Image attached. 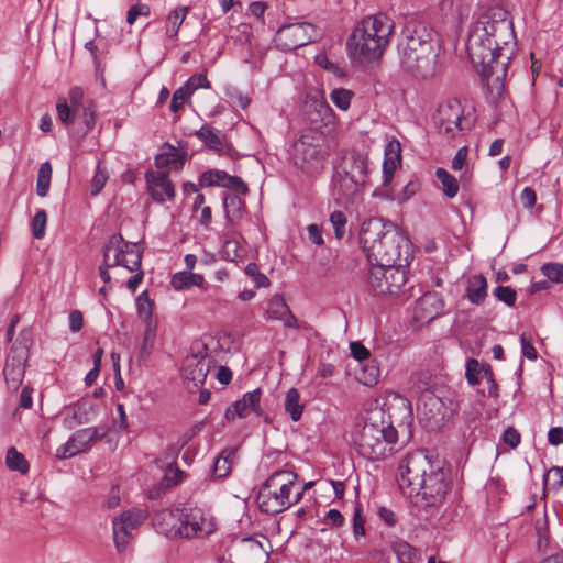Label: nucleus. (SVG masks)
I'll return each instance as SVG.
<instances>
[{
    "label": "nucleus",
    "instance_id": "f257e3e1",
    "mask_svg": "<svg viewBox=\"0 0 563 563\" xmlns=\"http://www.w3.org/2000/svg\"><path fill=\"white\" fill-rule=\"evenodd\" d=\"M515 40L512 21L504 9L483 15L467 38V55L495 106L504 93V80L514 54Z\"/></svg>",
    "mask_w": 563,
    "mask_h": 563
},
{
    "label": "nucleus",
    "instance_id": "f03ea898",
    "mask_svg": "<svg viewBox=\"0 0 563 563\" xmlns=\"http://www.w3.org/2000/svg\"><path fill=\"white\" fill-rule=\"evenodd\" d=\"M360 242L369 264L408 266L412 260V243L391 222L371 218L363 222Z\"/></svg>",
    "mask_w": 563,
    "mask_h": 563
},
{
    "label": "nucleus",
    "instance_id": "7ed1b4c3",
    "mask_svg": "<svg viewBox=\"0 0 563 563\" xmlns=\"http://www.w3.org/2000/svg\"><path fill=\"white\" fill-rule=\"evenodd\" d=\"M400 68L420 79L433 77L438 69L439 48L433 31L422 22H408L402 29L397 44Z\"/></svg>",
    "mask_w": 563,
    "mask_h": 563
},
{
    "label": "nucleus",
    "instance_id": "20e7f679",
    "mask_svg": "<svg viewBox=\"0 0 563 563\" xmlns=\"http://www.w3.org/2000/svg\"><path fill=\"white\" fill-rule=\"evenodd\" d=\"M395 24L386 14L378 13L364 18L347 40V49L353 57L374 62L383 56Z\"/></svg>",
    "mask_w": 563,
    "mask_h": 563
},
{
    "label": "nucleus",
    "instance_id": "39448f33",
    "mask_svg": "<svg viewBox=\"0 0 563 563\" xmlns=\"http://www.w3.org/2000/svg\"><path fill=\"white\" fill-rule=\"evenodd\" d=\"M398 438V430L393 422L385 420L384 412L376 409L367 413L355 442L362 456L379 461L395 451Z\"/></svg>",
    "mask_w": 563,
    "mask_h": 563
},
{
    "label": "nucleus",
    "instance_id": "423d86ee",
    "mask_svg": "<svg viewBox=\"0 0 563 563\" xmlns=\"http://www.w3.org/2000/svg\"><path fill=\"white\" fill-rule=\"evenodd\" d=\"M297 474L291 471L274 472L260 487L256 496L258 508L271 516L278 515L291 507L290 493L296 484Z\"/></svg>",
    "mask_w": 563,
    "mask_h": 563
},
{
    "label": "nucleus",
    "instance_id": "0eeeda50",
    "mask_svg": "<svg viewBox=\"0 0 563 563\" xmlns=\"http://www.w3.org/2000/svg\"><path fill=\"white\" fill-rule=\"evenodd\" d=\"M328 137L317 132H303L292 144L295 165L306 174H319L329 155Z\"/></svg>",
    "mask_w": 563,
    "mask_h": 563
},
{
    "label": "nucleus",
    "instance_id": "6e6552de",
    "mask_svg": "<svg viewBox=\"0 0 563 563\" xmlns=\"http://www.w3.org/2000/svg\"><path fill=\"white\" fill-rule=\"evenodd\" d=\"M433 463L422 451L408 453L398 465L397 482L401 493L412 497L421 490V484Z\"/></svg>",
    "mask_w": 563,
    "mask_h": 563
},
{
    "label": "nucleus",
    "instance_id": "1a4fd4ad",
    "mask_svg": "<svg viewBox=\"0 0 563 563\" xmlns=\"http://www.w3.org/2000/svg\"><path fill=\"white\" fill-rule=\"evenodd\" d=\"M103 262L111 266H123L134 272L142 265V252L136 243L128 242L121 234H112L102 249Z\"/></svg>",
    "mask_w": 563,
    "mask_h": 563
},
{
    "label": "nucleus",
    "instance_id": "9d476101",
    "mask_svg": "<svg viewBox=\"0 0 563 563\" xmlns=\"http://www.w3.org/2000/svg\"><path fill=\"white\" fill-rule=\"evenodd\" d=\"M451 482L449 472L440 465L433 464L421 484V490L415 496H421L424 507H440L448 495Z\"/></svg>",
    "mask_w": 563,
    "mask_h": 563
},
{
    "label": "nucleus",
    "instance_id": "9b49d317",
    "mask_svg": "<svg viewBox=\"0 0 563 563\" xmlns=\"http://www.w3.org/2000/svg\"><path fill=\"white\" fill-rule=\"evenodd\" d=\"M317 26L309 22H287L282 24L274 37L276 47L282 51H295L314 41Z\"/></svg>",
    "mask_w": 563,
    "mask_h": 563
},
{
    "label": "nucleus",
    "instance_id": "f8f14e48",
    "mask_svg": "<svg viewBox=\"0 0 563 563\" xmlns=\"http://www.w3.org/2000/svg\"><path fill=\"white\" fill-rule=\"evenodd\" d=\"M305 113L309 123L306 132H317L331 137L335 134L336 115L324 99L317 96L308 98Z\"/></svg>",
    "mask_w": 563,
    "mask_h": 563
},
{
    "label": "nucleus",
    "instance_id": "ddd939ff",
    "mask_svg": "<svg viewBox=\"0 0 563 563\" xmlns=\"http://www.w3.org/2000/svg\"><path fill=\"white\" fill-rule=\"evenodd\" d=\"M463 113L464 110L459 100L452 99L441 103L435 117L439 134L453 139L459 132L468 130L470 126L464 124Z\"/></svg>",
    "mask_w": 563,
    "mask_h": 563
},
{
    "label": "nucleus",
    "instance_id": "4468645a",
    "mask_svg": "<svg viewBox=\"0 0 563 563\" xmlns=\"http://www.w3.org/2000/svg\"><path fill=\"white\" fill-rule=\"evenodd\" d=\"M344 176L340 173L334 177L338 178L340 187H346L345 196L356 192L361 187L365 186L368 178V162L362 154H353L346 163Z\"/></svg>",
    "mask_w": 563,
    "mask_h": 563
},
{
    "label": "nucleus",
    "instance_id": "2eb2a0df",
    "mask_svg": "<svg viewBox=\"0 0 563 563\" xmlns=\"http://www.w3.org/2000/svg\"><path fill=\"white\" fill-rule=\"evenodd\" d=\"M181 534L180 538H197L209 536L214 527L211 520L206 518L203 511L199 508H184L181 510Z\"/></svg>",
    "mask_w": 563,
    "mask_h": 563
},
{
    "label": "nucleus",
    "instance_id": "dca6fc26",
    "mask_svg": "<svg viewBox=\"0 0 563 563\" xmlns=\"http://www.w3.org/2000/svg\"><path fill=\"white\" fill-rule=\"evenodd\" d=\"M146 518L143 510L124 511L112 521L113 539L119 552L125 550L131 531L136 529Z\"/></svg>",
    "mask_w": 563,
    "mask_h": 563
},
{
    "label": "nucleus",
    "instance_id": "f3484780",
    "mask_svg": "<svg viewBox=\"0 0 563 563\" xmlns=\"http://www.w3.org/2000/svg\"><path fill=\"white\" fill-rule=\"evenodd\" d=\"M261 396V388L245 393L240 400H236L225 409V419L232 421L235 418H246L251 412H254L257 417L264 418L265 422H269L268 416L264 413L260 406Z\"/></svg>",
    "mask_w": 563,
    "mask_h": 563
},
{
    "label": "nucleus",
    "instance_id": "a211bd4d",
    "mask_svg": "<svg viewBox=\"0 0 563 563\" xmlns=\"http://www.w3.org/2000/svg\"><path fill=\"white\" fill-rule=\"evenodd\" d=\"M183 509H162L153 517V526L156 531L166 536L167 538H180L181 534V518Z\"/></svg>",
    "mask_w": 563,
    "mask_h": 563
},
{
    "label": "nucleus",
    "instance_id": "6ab92c4d",
    "mask_svg": "<svg viewBox=\"0 0 563 563\" xmlns=\"http://www.w3.org/2000/svg\"><path fill=\"white\" fill-rule=\"evenodd\" d=\"M443 308V301L435 291H427L417 301L413 308V319L419 323H428L437 318Z\"/></svg>",
    "mask_w": 563,
    "mask_h": 563
},
{
    "label": "nucleus",
    "instance_id": "aec40b11",
    "mask_svg": "<svg viewBox=\"0 0 563 563\" xmlns=\"http://www.w3.org/2000/svg\"><path fill=\"white\" fill-rule=\"evenodd\" d=\"M211 358L207 355H189L185 358L183 365V377L191 382L194 387L203 385L210 371Z\"/></svg>",
    "mask_w": 563,
    "mask_h": 563
},
{
    "label": "nucleus",
    "instance_id": "412c9836",
    "mask_svg": "<svg viewBox=\"0 0 563 563\" xmlns=\"http://www.w3.org/2000/svg\"><path fill=\"white\" fill-rule=\"evenodd\" d=\"M147 189L151 197L157 202L172 200L175 197L174 185L164 172L148 170L145 174Z\"/></svg>",
    "mask_w": 563,
    "mask_h": 563
},
{
    "label": "nucleus",
    "instance_id": "4be33fe9",
    "mask_svg": "<svg viewBox=\"0 0 563 563\" xmlns=\"http://www.w3.org/2000/svg\"><path fill=\"white\" fill-rule=\"evenodd\" d=\"M407 266L391 264L387 266V280L384 285H377L378 295L398 296L407 283Z\"/></svg>",
    "mask_w": 563,
    "mask_h": 563
},
{
    "label": "nucleus",
    "instance_id": "5701e85b",
    "mask_svg": "<svg viewBox=\"0 0 563 563\" xmlns=\"http://www.w3.org/2000/svg\"><path fill=\"white\" fill-rule=\"evenodd\" d=\"M401 163V145L396 139L387 143L384 151L383 162V187L390 185L394 174Z\"/></svg>",
    "mask_w": 563,
    "mask_h": 563
},
{
    "label": "nucleus",
    "instance_id": "b1692460",
    "mask_svg": "<svg viewBox=\"0 0 563 563\" xmlns=\"http://www.w3.org/2000/svg\"><path fill=\"white\" fill-rule=\"evenodd\" d=\"M266 314L269 319L282 321L287 328H299L297 318L292 314L284 297L280 295L274 296L268 301Z\"/></svg>",
    "mask_w": 563,
    "mask_h": 563
},
{
    "label": "nucleus",
    "instance_id": "393cba45",
    "mask_svg": "<svg viewBox=\"0 0 563 563\" xmlns=\"http://www.w3.org/2000/svg\"><path fill=\"white\" fill-rule=\"evenodd\" d=\"M26 361L25 358H19L11 354L8 355L3 367V376L9 390L15 391L22 384Z\"/></svg>",
    "mask_w": 563,
    "mask_h": 563
},
{
    "label": "nucleus",
    "instance_id": "a878e982",
    "mask_svg": "<svg viewBox=\"0 0 563 563\" xmlns=\"http://www.w3.org/2000/svg\"><path fill=\"white\" fill-rule=\"evenodd\" d=\"M194 135L199 139L209 150L217 153L222 152L225 143V134L212 126L211 124L205 123L201 128L195 131Z\"/></svg>",
    "mask_w": 563,
    "mask_h": 563
},
{
    "label": "nucleus",
    "instance_id": "bb28decb",
    "mask_svg": "<svg viewBox=\"0 0 563 563\" xmlns=\"http://www.w3.org/2000/svg\"><path fill=\"white\" fill-rule=\"evenodd\" d=\"M223 208L227 222L234 225L240 222L246 212L245 201L236 195L225 194L223 197Z\"/></svg>",
    "mask_w": 563,
    "mask_h": 563
},
{
    "label": "nucleus",
    "instance_id": "cd10ccee",
    "mask_svg": "<svg viewBox=\"0 0 563 563\" xmlns=\"http://www.w3.org/2000/svg\"><path fill=\"white\" fill-rule=\"evenodd\" d=\"M165 151L155 156V166L159 169L165 167H173L175 169H181L185 165L186 153H180L176 147L166 143Z\"/></svg>",
    "mask_w": 563,
    "mask_h": 563
},
{
    "label": "nucleus",
    "instance_id": "c85d7f7f",
    "mask_svg": "<svg viewBox=\"0 0 563 563\" xmlns=\"http://www.w3.org/2000/svg\"><path fill=\"white\" fill-rule=\"evenodd\" d=\"M467 299L474 305H482L487 297V280L483 275H473L467 278Z\"/></svg>",
    "mask_w": 563,
    "mask_h": 563
},
{
    "label": "nucleus",
    "instance_id": "c756f323",
    "mask_svg": "<svg viewBox=\"0 0 563 563\" xmlns=\"http://www.w3.org/2000/svg\"><path fill=\"white\" fill-rule=\"evenodd\" d=\"M107 432L108 429L106 427H89L80 429L73 434V441H75L84 451L90 445V443L104 438Z\"/></svg>",
    "mask_w": 563,
    "mask_h": 563
},
{
    "label": "nucleus",
    "instance_id": "7c9ffc66",
    "mask_svg": "<svg viewBox=\"0 0 563 563\" xmlns=\"http://www.w3.org/2000/svg\"><path fill=\"white\" fill-rule=\"evenodd\" d=\"M203 284V276L192 272H177L173 275L170 280V285L175 290L188 289L192 286L202 287Z\"/></svg>",
    "mask_w": 563,
    "mask_h": 563
},
{
    "label": "nucleus",
    "instance_id": "2f4dec72",
    "mask_svg": "<svg viewBox=\"0 0 563 563\" xmlns=\"http://www.w3.org/2000/svg\"><path fill=\"white\" fill-rule=\"evenodd\" d=\"M235 454L236 450L233 448H227L220 453L213 463V475L216 477L222 478L230 473Z\"/></svg>",
    "mask_w": 563,
    "mask_h": 563
},
{
    "label": "nucleus",
    "instance_id": "473e14b6",
    "mask_svg": "<svg viewBox=\"0 0 563 563\" xmlns=\"http://www.w3.org/2000/svg\"><path fill=\"white\" fill-rule=\"evenodd\" d=\"M33 344V334L30 329H23L11 347L10 354L19 358H29V351Z\"/></svg>",
    "mask_w": 563,
    "mask_h": 563
},
{
    "label": "nucleus",
    "instance_id": "72a5a7b5",
    "mask_svg": "<svg viewBox=\"0 0 563 563\" xmlns=\"http://www.w3.org/2000/svg\"><path fill=\"white\" fill-rule=\"evenodd\" d=\"M284 406L286 412L289 413L292 421L300 420L305 406L300 402V394L298 389L290 388L286 393Z\"/></svg>",
    "mask_w": 563,
    "mask_h": 563
},
{
    "label": "nucleus",
    "instance_id": "f704fd0d",
    "mask_svg": "<svg viewBox=\"0 0 563 563\" xmlns=\"http://www.w3.org/2000/svg\"><path fill=\"white\" fill-rule=\"evenodd\" d=\"M435 176L442 185V191L448 198H453L459 192V181L446 169L439 167L435 170Z\"/></svg>",
    "mask_w": 563,
    "mask_h": 563
},
{
    "label": "nucleus",
    "instance_id": "c9c22d12",
    "mask_svg": "<svg viewBox=\"0 0 563 563\" xmlns=\"http://www.w3.org/2000/svg\"><path fill=\"white\" fill-rule=\"evenodd\" d=\"M391 548L400 563H413L418 559L417 550L407 541L397 540Z\"/></svg>",
    "mask_w": 563,
    "mask_h": 563
},
{
    "label": "nucleus",
    "instance_id": "e433bc0d",
    "mask_svg": "<svg viewBox=\"0 0 563 563\" xmlns=\"http://www.w3.org/2000/svg\"><path fill=\"white\" fill-rule=\"evenodd\" d=\"M5 464L9 470L26 474L29 472V462L22 453H20L14 446H11L5 456Z\"/></svg>",
    "mask_w": 563,
    "mask_h": 563
},
{
    "label": "nucleus",
    "instance_id": "4c0bfd02",
    "mask_svg": "<svg viewBox=\"0 0 563 563\" xmlns=\"http://www.w3.org/2000/svg\"><path fill=\"white\" fill-rule=\"evenodd\" d=\"M52 173L53 170L49 162L41 164L36 180V194L40 197H45L47 195L49 190Z\"/></svg>",
    "mask_w": 563,
    "mask_h": 563
},
{
    "label": "nucleus",
    "instance_id": "58836bf2",
    "mask_svg": "<svg viewBox=\"0 0 563 563\" xmlns=\"http://www.w3.org/2000/svg\"><path fill=\"white\" fill-rule=\"evenodd\" d=\"M387 266L382 264H371V268L367 275V284L371 290L378 295L377 285H384V280H387Z\"/></svg>",
    "mask_w": 563,
    "mask_h": 563
},
{
    "label": "nucleus",
    "instance_id": "ea45409f",
    "mask_svg": "<svg viewBox=\"0 0 563 563\" xmlns=\"http://www.w3.org/2000/svg\"><path fill=\"white\" fill-rule=\"evenodd\" d=\"M227 176H228V173L224 170L209 169L207 172H203L200 175L199 186L200 187H212V186L223 187Z\"/></svg>",
    "mask_w": 563,
    "mask_h": 563
},
{
    "label": "nucleus",
    "instance_id": "a19ab883",
    "mask_svg": "<svg viewBox=\"0 0 563 563\" xmlns=\"http://www.w3.org/2000/svg\"><path fill=\"white\" fill-rule=\"evenodd\" d=\"M180 11L183 14H180L178 10H174L168 14L166 19V35L170 38L177 36L179 27L185 20L188 8L184 7L180 9Z\"/></svg>",
    "mask_w": 563,
    "mask_h": 563
},
{
    "label": "nucleus",
    "instance_id": "79ce46f5",
    "mask_svg": "<svg viewBox=\"0 0 563 563\" xmlns=\"http://www.w3.org/2000/svg\"><path fill=\"white\" fill-rule=\"evenodd\" d=\"M544 489L558 492L563 486V467L553 466L543 476Z\"/></svg>",
    "mask_w": 563,
    "mask_h": 563
},
{
    "label": "nucleus",
    "instance_id": "37998d69",
    "mask_svg": "<svg viewBox=\"0 0 563 563\" xmlns=\"http://www.w3.org/2000/svg\"><path fill=\"white\" fill-rule=\"evenodd\" d=\"M394 401H396L398 404V406L401 407L406 412V415L404 417V420L406 423L404 426H401L404 429L402 431L406 432V437L402 441V443L405 444V443L409 442L411 439V429H410V424L412 421L411 404L407 398L399 396L397 394L394 396Z\"/></svg>",
    "mask_w": 563,
    "mask_h": 563
},
{
    "label": "nucleus",
    "instance_id": "c03bdc74",
    "mask_svg": "<svg viewBox=\"0 0 563 563\" xmlns=\"http://www.w3.org/2000/svg\"><path fill=\"white\" fill-rule=\"evenodd\" d=\"M68 106L76 113L79 114L80 110L85 108V106H89L92 100L85 99V93L82 88L73 87L68 92Z\"/></svg>",
    "mask_w": 563,
    "mask_h": 563
},
{
    "label": "nucleus",
    "instance_id": "a18cd8bd",
    "mask_svg": "<svg viewBox=\"0 0 563 563\" xmlns=\"http://www.w3.org/2000/svg\"><path fill=\"white\" fill-rule=\"evenodd\" d=\"M353 96L354 93L349 89L335 88L331 91L330 99L340 110L346 111Z\"/></svg>",
    "mask_w": 563,
    "mask_h": 563
},
{
    "label": "nucleus",
    "instance_id": "49530a36",
    "mask_svg": "<svg viewBox=\"0 0 563 563\" xmlns=\"http://www.w3.org/2000/svg\"><path fill=\"white\" fill-rule=\"evenodd\" d=\"M380 371L374 362L365 364L358 375V380L366 386H374L379 380Z\"/></svg>",
    "mask_w": 563,
    "mask_h": 563
},
{
    "label": "nucleus",
    "instance_id": "de8ad7c7",
    "mask_svg": "<svg viewBox=\"0 0 563 563\" xmlns=\"http://www.w3.org/2000/svg\"><path fill=\"white\" fill-rule=\"evenodd\" d=\"M56 111L59 121L64 125H70L75 122L77 114L68 106V101L64 97H59L56 102Z\"/></svg>",
    "mask_w": 563,
    "mask_h": 563
},
{
    "label": "nucleus",
    "instance_id": "09e8293b",
    "mask_svg": "<svg viewBox=\"0 0 563 563\" xmlns=\"http://www.w3.org/2000/svg\"><path fill=\"white\" fill-rule=\"evenodd\" d=\"M541 272L552 283H563V264L545 263L541 266Z\"/></svg>",
    "mask_w": 563,
    "mask_h": 563
},
{
    "label": "nucleus",
    "instance_id": "8fccbe9b",
    "mask_svg": "<svg viewBox=\"0 0 563 563\" xmlns=\"http://www.w3.org/2000/svg\"><path fill=\"white\" fill-rule=\"evenodd\" d=\"M77 117L81 120L85 126L84 134H88L96 125L95 103L91 102L89 106H85Z\"/></svg>",
    "mask_w": 563,
    "mask_h": 563
},
{
    "label": "nucleus",
    "instance_id": "3c124183",
    "mask_svg": "<svg viewBox=\"0 0 563 563\" xmlns=\"http://www.w3.org/2000/svg\"><path fill=\"white\" fill-rule=\"evenodd\" d=\"M47 213L45 210H38L32 219V234L35 239H42L45 235Z\"/></svg>",
    "mask_w": 563,
    "mask_h": 563
},
{
    "label": "nucleus",
    "instance_id": "603ef678",
    "mask_svg": "<svg viewBox=\"0 0 563 563\" xmlns=\"http://www.w3.org/2000/svg\"><path fill=\"white\" fill-rule=\"evenodd\" d=\"M493 295L496 297L497 300L504 302L508 307L515 306L517 300L516 290L509 286H497L493 290Z\"/></svg>",
    "mask_w": 563,
    "mask_h": 563
},
{
    "label": "nucleus",
    "instance_id": "864d4df0",
    "mask_svg": "<svg viewBox=\"0 0 563 563\" xmlns=\"http://www.w3.org/2000/svg\"><path fill=\"white\" fill-rule=\"evenodd\" d=\"M108 180V174L106 168L99 163L96 168V173L91 179V195L97 196L101 192Z\"/></svg>",
    "mask_w": 563,
    "mask_h": 563
},
{
    "label": "nucleus",
    "instance_id": "5fc2aeb1",
    "mask_svg": "<svg viewBox=\"0 0 563 563\" xmlns=\"http://www.w3.org/2000/svg\"><path fill=\"white\" fill-rule=\"evenodd\" d=\"M153 301L150 299L147 291L141 292L136 298V308L141 317L150 319L153 314Z\"/></svg>",
    "mask_w": 563,
    "mask_h": 563
},
{
    "label": "nucleus",
    "instance_id": "6e6d98bb",
    "mask_svg": "<svg viewBox=\"0 0 563 563\" xmlns=\"http://www.w3.org/2000/svg\"><path fill=\"white\" fill-rule=\"evenodd\" d=\"M330 222L334 229V235L336 239L341 240L345 234V225L347 219L342 211H333L330 214Z\"/></svg>",
    "mask_w": 563,
    "mask_h": 563
},
{
    "label": "nucleus",
    "instance_id": "4d7b16f0",
    "mask_svg": "<svg viewBox=\"0 0 563 563\" xmlns=\"http://www.w3.org/2000/svg\"><path fill=\"white\" fill-rule=\"evenodd\" d=\"M223 188L230 189L238 195H246L249 192V186L241 177L229 174L225 177Z\"/></svg>",
    "mask_w": 563,
    "mask_h": 563
},
{
    "label": "nucleus",
    "instance_id": "13d9d810",
    "mask_svg": "<svg viewBox=\"0 0 563 563\" xmlns=\"http://www.w3.org/2000/svg\"><path fill=\"white\" fill-rule=\"evenodd\" d=\"M210 87L211 84L205 74L192 75L184 86L185 89H188L189 95L194 93L198 88L209 89Z\"/></svg>",
    "mask_w": 563,
    "mask_h": 563
},
{
    "label": "nucleus",
    "instance_id": "bf43d9fd",
    "mask_svg": "<svg viewBox=\"0 0 563 563\" xmlns=\"http://www.w3.org/2000/svg\"><path fill=\"white\" fill-rule=\"evenodd\" d=\"M482 367L483 366L474 358L467 361L465 376L470 385L475 386L479 384L482 379V373H479V371H482Z\"/></svg>",
    "mask_w": 563,
    "mask_h": 563
},
{
    "label": "nucleus",
    "instance_id": "052dcab7",
    "mask_svg": "<svg viewBox=\"0 0 563 563\" xmlns=\"http://www.w3.org/2000/svg\"><path fill=\"white\" fill-rule=\"evenodd\" d=\"M155 329L148 324L146 327V330L144 332L143 342L140 351V357L145 358L151 354V351L153 349L154 342H155Z\"/></svg>",
    "mask_w": 563,
    "mask_h": 563
},
{
    "label": "nucleus",
    "instance_id": "680f3d73",
    "mask_svg": "<svg viewBox=\"0 0 563 563\" xmlns=\"http://www.w3.org/2000/svg\"><path fill=\"white\" fill-rule=\"evenodd\" d=\"M80 452H82L81 448H79V445L75 441H73L71 435L66 443H64L57 449L56 456L60 460H65L75 456Z\"/></svg>",
    "mask_w": 563,
    "mask_h": 563
},
{
    "label": "nucleus",
    "instance_id": "e2e57ef3",
    "mask_svg": "<svg viewBox=\"0 0 563 563\" xmlns=\"http://www.w3.org/2000/svg\"><path fill=\"white\" fill-rule=\"evenodd\" d=\"M151 13V9L145 3H136L132 5L126 14V22L132 25L136 21L139 16H148Z\"/></svg>",
    "mask_w": 563,
    "mask_h": 563
},
{
    "label": "nucleus",
    "instance_id": "0e129e2a",
    "mask_svg": "<svg viewBox=\"0 0 563 563\" xmlns=\"http://www.w3.org/2000/svg\"><path fill=\"white\" fill-rule=\"evenodd\" d=\"M365 518L362 515V506L356 505L353 515V534L355 538L365 536Z\"/></svg>",
    "mask_w": 563,
    "mask_h": 563
},
{
    "label": "nucleus",
    "instance_id": "69168bd1",
    "mask_svg": "<svg viewBox=\"0 0 563 563\" xmlns=\"http://www.w3.org/2000/svg\"><path fill=\"white\" fill-rule=\"evenodd\" d=\"M221 254L222 257L227 261H235L241 256L239 243L234 240H227L223 243Z\"/></svg>",
    "mask_w": 563,
    "mask_h": 563
},
{
    "label": "nucleus",
    "instance_id": "338daca9",
    "mask_svg": "<svg viewBox=\"0 0 563 563\" xmlns=\"http://www.w3.org/2000/svg\"><path fill=\"white\" fill-rule=\"evenodd\" d=\"M190 95L188 93V89H185L184 87L178 88L172 97V101L169 104V108L173 112H177L179 109L183 108L184 102Z\"/></svg>",
    "mask_w": 563,
    "mask_h": 563
},
{
    "label": "nucleus",
    "instance_id": "774afa93",
    "mask_svg": "<svg viewBox=\"0 0 563 563\" xmlns=\"http://www.w3.org/2000/svg\"><path fill=\"white\" fill-rule=\"evenodd\" d=\"M479 373H482V379H485L488 384V394L490 396H494V397H497L498 394H497V390H498V385L494 378V373L490 368V366H483L482 367V371H479Z\"/></svg>",
    "mask_w": 563,
    "mask_h": 563
}]
</instances>
